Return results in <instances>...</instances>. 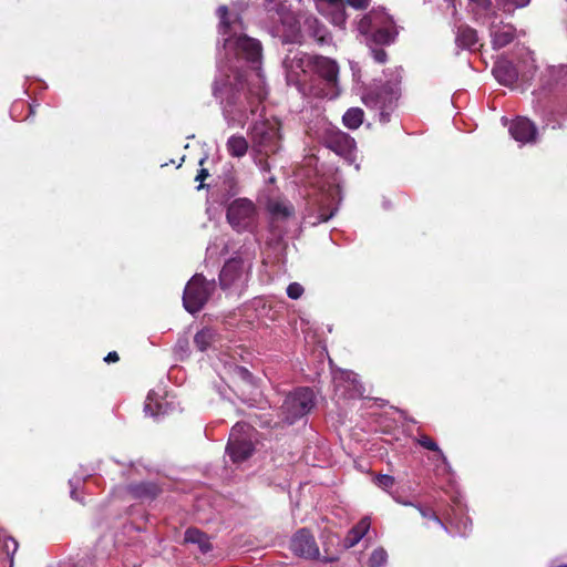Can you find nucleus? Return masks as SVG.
<instances>
[{
    "label": "nucleus",
    "mask_w": 567,
    "mask_h": 567,
    "mask_svg": "<svg viewBox=\"0 0 567 567\" xmlns=\"http://www.w3.org/2000/svg\"><path fill=\"white\" fill-rule=\"evenodd\" d=\"M217 16L223 50L218 51L213 95L219 100L228 125L243 124L248 114L262 117L252 123L248 135L255 164L261 172H269L267 158L281 150V134L280 123L262 114L268 94L261 69L262 47L259 40L241 32V18L230 14L226 6L218 7Z\"/></svg>",
    "instance_id": "nucleus-1"
},
{
    "label": "nucleus",
    "mask_w": 567,
    "mask_h": 567,
    "mask_svg": "<svg viewBox=\"0 0 567 567\" xmlns=\"http://www.w3.org/2000/svg\"><path fill=\"white\" fill-rule=\"evenodd\" d=\"M357 30L364 38L373 60L384 64L388 61V53L383 47L392 44L399 34L392 17L383 9H373L360 20Z\"/></svg>",
    "instance_id": "nucleus-2"
},
{
    "label": "nucleus",
    "mask_w": 567,
    "mask_h": 567,
    "mask_svg": "<svg viewBox=\"0 0 567 567\" xmlns=\"http://www.w3.org/2000/svg\"><path fill=\"white\" fill-rule=\"evenodd\" d=\"M310 73L318 75L321 82L318 85L309 83L311 92L308 96L333 100L340 95L339 66L334 60L322 55H311Z\"/></svg>",
    "instance_id": "nucleus-3"
},
{
    "label": "nucleus",
    "mask_w": 567,
    "mask_h": 567,
    "mask_svg": "<svg viewBox=\"0 0 567 567\" xmlns=\"http://www.w3.org/2000/svg\"><path fill=\"white\" fill-rule=\"evenodd\" d=\"M226 219L237 233L254 234L259 224V212L248 198H236L226 208Z\"/></svg>",
    "instance_id": "nucleus-4"
},
{
    "label": "nucleus",
    "mask_w": 567,
    "mask_h": 567,
    "mask_svg": "<svg viewBox=\"0 0 567 567\" xmlns=\"http://www.w3.org/2000/svg\"><path fill=\"white\" fill-rule=\"evenodd\" d=\"M310 66L311 55L299 50H290L282 61L287 83L295 85L303 96H308L311 92L307 82Z\"/></svg>",
    "instance_id": "nucleus-5"
},
{
    "label": "nucleus",
    "mask_w": 567,
    "mask_h": 567,
    "mask_svg": "<svg viewBox=\"0 0 567 567\" xmlns=\"http://www.w3.org/2000/svg\"><path fill=\"white\" fill-rule=\"evenodd\" d=\"M316 405V394L312 389L301 386L290 392L282 405L281 415L288 424H293L307 416Z\"/></svg>",
    "instance_id": "nucleus-6"
},
{
    "label": "nucleus",
    "mask_w": 567,
    "mask_h": 567,
    "mask_svg": "<svg viewBox=\"0 0 567 567\" xmlns=\"http://www.w3.org/2000/svg\"><path fill=\"white\" fill-rule=\"evenodd\" d=\"M251 261L231 258L225 262L219 274L220 288L230 295H239L248 282Z\"/></svg>",
    "instance_id": "nucleus-7"
},
{
    "label": "nucleus",
    "mask_w": 567,
    "mask_h": 567,
    "mask_svg": "<svg viewBox=\"0 0 567 567\" xmlns=\"http://www.w3.org/2000/svg\"><path fill=\"white\" fill-rule=\"evenodd\" d=\"M215 289V280H206L202 274L194 275L187 282L183 292V306L185 310L192 315L199 312L210 299Z\"/></svg>",
    "instance_id": "nucleus-8"
},
{
    "label": "nucleus",
    "mask_w": 567,
    "mask_h": 567,
    "mask_svg": "<svg viewBox=\"0 0 567 567\" xmlns=\"http://www.w3.org/2000/svg\"><path fill=\"white\" fill-rule=\"evenodd\" d=\"M252 429L247 423H236L229 434L226 452L234 463L247 460L254 452Z\"/></svg>",
    "instance_id": "nucleus-9"
},
{
    "label": "nucleus",
    "mask_w": 567,
    "mask_h": 567,
    "mask_svg": "<svg viewBox=\"0 0 567 567\" xmlns=\"http://www.w3.org/2000/svg\"><path fill=\"white\" fill-rule=\"evenodd\" d=\"M361 100L365 106L372 110H379L380 120L385 121L384 112L398 100V89L391 83H384L364 91Z\"/></svg>",
    "instance_id": "nucleus-10"
},
{
    "label": "nucleus",
    "mask_w": 567,
    "mask_h": 567,
    "mask_svg": "<svg viewBox=\"0 0 567 567\" xmlns=\"http://www.w3.org/2000/svg\"><path fill=\"white\" fill-rule=\"evenodd\" d=\"M323 142L347 163L351 164L354 161L352 138L344 132L329 124L324 127Z\"/></svg>",
    "instance_id": "nucleus-11"
},
{
    "label": "nucleus",
    "mask_w": 567,
    "mask_h": 567,
    "mask_svg": "<svg viewBox=\"0 0 567 567\" xmlns=\"http://www.w3.org/2000/svg\"><path fill=\"white\" fill-rule=\"evenodd\" d=\"M175 410V402L169 399L165 390L161 386L148 392L144 405V412L152 417L166 415Z\"/></svg>",
    "instance_id": "nucleus-12"
},
{
    "label": "nucleus",
    "mask_w": 567,
    "mask_h": 567,
    "mask_svg": "<svg viewBox=\"0 0 567 567\" xmlns=\"http://www.w3.org/2000/svg\"><path fill=\"white\" fill-rule=\"evenodd\" d=\"M290 548L293 554L306 559H317L320 555L315 537L306 528L298 530L293 535Z\"/></svg>",
    "instance_id": "nucleus-13"
},
{
    "label": "nucleus",
    "mask_w": 567,
    "mask_h": 567,
    "mask_svg": "<svg viewBox=\"0 0 567 567\" xmlns=\"http://www.w3.org/2000/svg\"><path fill=\"white\" fill-rule=\"evenodd\" d=\"M346 6L354 7V0H317L320 13L340 28L346 24Z\"/></svg>",
    "instance_id": "nucleus-14"
},
{
    "label": "nucleus",
    "mask_w": 567,
    "mask_h": 567,
    "mask_svg": "<svg viewBox=\"0 0 567 567\" xmlns=\"http://www.w3.org/2000/svg\"><path fill=\"white\" fill-rule=\"evenodd\" d=\"M489 34L493 49L499 50L511 44L516 39L517 30L512 23L503 21L496 22L493 20L489 27Z\"/></svg>",
    "instance_id": "nucleus-15"
},
{
    "label": "nucleus",
    "mask_w": 567,
    "mask_h": 567,
    "mask_svg": "<svg viewBox=\"0 0 567 567\" xmlns=\"http://www.w3.org/2000/svg\"><path fill=\"white\" fill-rule=\"evenodd\" d=\"M340 199L339 188L329 187L327 193L322 194L319 200L317 221H312L311 224L316 225L317 223L328 221L337 212Z\"/></svg>",
    "instance_id": "nucleus-16"
},
{
    "label": "nucleus",
    "mask_w": 567,
    "mask_h": 567,
    "mask_svg": "<svg viewBox=\"0 0 567 567\" xmlns=\"http://www.w3.org/2000/svg\"><path fill=\"white\" fill-rule=\"evenodd\" d=\"M509 133L517 142L523 144L535 143L537 140V127L527 117H517L509 126Z\"/></svg>",
    "instance_id": "nucleus-17"
},
{
    "label": "nucleus",
    "mask_w": 567,
    "mask_h": 567,
    "mask_svg": "<svg viewBox=\"0 0 567 567\" xmlns=\"http://www.w3.org/2000/svg\"><path fill=\"white\" fill-rule=\"evenodd\" d=\"M127 491L136 499L152 501L161 493V487L155 482L145 481L130 484Z\"/></svg>",
    "instance_id": "nucleus-18"
},
{
    "label": "nucleus",
    "mask_w": 567,
    "mask_h": 567,
    "mask_svg": "<svg viewBox=\"0 0 567 567\" xmlns=\"http://www.w3.org/2000/svg\"><path fill=\"white\" fill-rule=\"evenodd\" d=\"M18 550V542L0 528V560L3 567H13V556Z\"/></svg>",
    "instance_id": "nucleus-19"
},
{
    "label": "nucleus",
    "mask_w": 567,
    "mask_h": 567,
    "mask_svg": "<svg viewBox=\"0 0 567 567\" xmlns=\"http://www.w3.org/2000/svg\"><path fill=\"white\" fill-rule=\"evenodd\" d=\"M495 79L503 85H513L517 79L518 73L515 65L509 61L498 62L493 68Z\"/></svg>",
    "instance_id": "nucleus-20"
},
{
    "label": "nucleus",
    "mask_w": 567,
    "mask_h": 567,
    "mask_svg": "<svg viewBox=\"0 0 567 567\" xmlns=\"http://www.w3.org/2000/svg\"><path fill=\"white\" fill-rule=\"evenodd\" d=\"M478 42L477 32L468 25H460L455 34V43L457 48L463 50H474Z\"/></svg>",
    "instance_id": "nucleus-21"
},
{
    "label": "nucleus",
    "mask_w": 567,
    "mask_h": 567,
    "mask_svg": "<svg viewBox=\"0 0 567 567\" xmlns=\"http://www.w3.org/2000/svg\"><path fill=\"white\" fill-rule=\"evenodd\" d=\"M184 540L185 543L197 545L202 554H207L213 549L208 535L198 528H187Z\"/></svg>",
    "instance_id": "nucleus-22"
},
{
    "label": "nucleus",
    "mask_w": 567,
    "mask_h": 567,
    "mask_svg": "<svg viewBox=\"0 0 567 567\" xmlns=\"http://www.w3.org/2000/svg\"><path fill=\"white\" fill-rule=\"evenodd\" d=\"M226 150L231 157L241 158L249 150V142L243 135L234 134L228 137Z\"/></svg>",
    "instance_id": "nucleus-23"
},
{
    "label": "nucleus",
    "mask_w": 567,
    "mask_h": 567,
    "mask_svg": "<svg viewBox=\"0 0 567 567\" xmlns=\"http://www.w3.org/2000/svg\"><path fill=\"white\" fill-rule=\"evenodd\" d=\"M306 25L310 35L320 44H324L330 40L329 33L324 25H322L317 19H306Z\"/></svg>",
    "instance_id": "nucleus-24"
},
{
    "label": "nucleus",
    "mask_w": 567,
    "mask_h": 567,
    "mask_svg": "<svg viewBox=\"0 0 567 567\" xmlns=\"http://www.w3.org/2000/svg\"><path fill=\"white\" fill-rule=\"evenodd\" d=\"M364 537H367V542H370L378 537L377 530H371L370 516H364L360 519L359 523H357V544H359Z\"/></svg>",
    "instance_id": "nucleus-25"
},
{
    "label": "nucleus",
    "mask_w": 567,
    "mask_h": 567,
    "mask_svg": "<svg viewBox=\"0 0 567 567\" xmlns=\"http://www.w3.org/2000/svg\"><path fill=\"white\" fill-rule=\"evenodd\" d=\"M470 3L475 14L489 19L497 17L496 11L493 9L492 0H470Z\"/></svg>",
    "instance_id": "nucleus-26"
},
{
    "label": "nucleus",
    "mask_w": 567,
    "mask_h": 567,
    "mask_svg": "<svg viewBox=\"0 0 567 567\" xmlns=\"http://www.w3.org/2000/svg\"><path fill=\"white\" fill-rule=\"evenodd\" d=\"M497 7L507 14H513L516 9L525 8L530 0H495Z\"/></svg>",
    "instance_id": "nucleus-27"
},
{
    "label": "nucleus",
    "mask_w": 567,
    "mask_h": 567,
    "mask_svg": "<svg viewBox=\"0 0 567 567\" xmlns=\"http://www.w3.org/2000/svg\"><path fill=\"white\" fill-rule=\"evenodd\" d=\"M386 561H388L386 550L383 547H378L371 553V555L367 561V565H368V567H384Z\"/></svg>",
    "instance_id": "nucleus-28"
},
{
    "label": "nucleus",
    "mask_w": 567,
    "mask_h": 567,
    "mask_svg": "<svg viewBox=\"0 0 567 567\" xmlns=\"http://www.w3.org/2000/svg\"><path fill=\"white\" fill-rule=\"evenodd\" d=\"M213 332L209 329L198 331L194 337V343L200 351H205L213 341Z\"/></svg>",
    "instance_id": "nucleus-29"
},
{
    "label": "nucleus",
    "mask_w": 567,
    "mask_h": 567,
    "mask_svg": "<svg viewBox=\"0 0 567 567\" xmlns=\"http://www.w3.org/2000/svg\"><path fill=\"white\" fill-rule=\"evenodd\" d=\"M269 210L274 216L288 217L292 214L291 205L284 202H274L269 205Z\"/></svg>",
    "instance_id": "nucleus-30"
},
{
    "label": "nucleus",
    "mask_w": 567,
    "mask_h": 567,
    "mask_svg": "<svg viewBox=\"0 0 567 567\" xmlns=\"http://www.w3.org/2000/svg\"><path fill=\"white\" fill-rule=\"evenodd\" d=\"M417 443L426 449V450H430V451H433V452H436L440 457L442 458V461L445 463L446 462V457L445 455L443 454V452L441 451V449L439 447V445L436 444V442L431 439L430 436L423 434V435H420V437L417 439Z\"/></svg>",
    "instance_id": "nucleus-31"
},
{
    "label": "nucleus",
    "mask_w": 567,
    "mask_h": 567,
    "mask_svg": "<svg viewBox=\"0 0 567 567\" xmlns=\"http://www.w3.org/2000/svg\"><path fill=\"white\" fill-rule=\"evenodd\" d=\"M342 380H343V375L340 374V375H336L333 378V382H334V386H336V392L341 396V398H344V399H352L353 396V393H352V389H351V384L349 385H343L342 384Z\"/></svg>",
    "instance_id": "nucleus-32"
},
{
    "label": "nucleus",
    "mask_w": 567,
    "mask_h": 567,
    "mask_svg": "<svg viewBox=\"0 0 567 567\" xmlns=\"http://www.w3.org/2000/svg\"><path fill=\"white\" fill-rule=\"evenodd\" d=\"M229 373L234 374L235 377L239 378L240 380L250 383L252 375L251 373L244 367H239L236 364H231L228 368Z\"/></svg>",
    "instance_id": "nucleus-33"
},
{
    "label": "nucleus",
    "mask_w": 567,
    "mask_h": 567,
    "mask_svg": "<svg viewBox=\"0 0 567 567\" xmlns=\"http://www.w3.org/2000/svg\"><path fill=\"white\" fill-rule=\"evenodd\" d=\"M287 296L292 300H298L305 292L302 285L299 282H291L286 289Z\"/></svg>",
    "instance_id": "nucleus-34"
},
{
    "label": "nucleus",
    "mask_w": 567,
    "mask_h": 567,
    "mask_svg": "<svg viewBox=\"0 0 567 567\" xmlns=\"http://www.w3.org/2000/svg\"><path fill=\"white\" fill-rule=\"evenodd\" d=\"M375 484L383 489H389L394 485V477L386 474H380L375 477Z\"/></svg>",
    "instance_id": "nucleus-35"
},
{
    "label": "nucleus",
    "mask_w": 567,
    "mask_h": 567,
    "mask_svg": "<svg viewBox=\"0 0 567 567\" xmlns=\"http://www.w3.org/2000/svg\"><path fill=\"white\" fill-rule=\"evenodd\" d=\"M342 122L348 128H354V107H350L347 110V112L342 116Z\"/></svg>",
    "instance_id": "nucleus-36"
},
{
    "label": "nucleus",
    "mask_w": 567,
    "mask_h": 567,
    "mask_svg": "<svg viewBox=\"0 0 567 567\" xmlns=\"http://www.w3.org/2000/svg\"><path fill=\"white\" fill-rule=\"evenodd\" d=\"M421 514L423 517L434 519L435 522H437L440 525L443 526L441 519L437 517V515L432 509H430V508L421 509Z\"/></svg>",
    "instance_id": "nucleus-37"
},
{
    "label": "nucleus",
    "mask_w": 567,
    "mask_h": 567,
    "mask_svg": "<svg viewBox=\"0 0 567 567\" xmlns=\"http://www.w3.org/2000/svg\"><path fill=\"white\" fill-rule=\"evenodd\" d=\"M75 483L79 484L80 483V478H71L69 481V484L71 486L70 495H71V497L73 499L80 501V498L78 497V494H76Z\"/></svg>",
    "instance_id": "nucleus-38"
},
{
    "label": "nucleus",
    "mask_w": 567,
    "mask_h": 567,
    "mask_svg": "<svg viewBox=\"0 0 567 567\" xmlns=\"http://www.w3.org/2000/svg\"><path fill=\"white\" fill-rule=\"evenodd\" d=\"M104 361L106 363H112L118 361V354L115 351H111L107 353V355L104 358Z\"/></svg>",
    "instance_id": "nucleus-39"
},
{
    "label": "nucleus",
    "mask_w": 567,
    "mask_h": 567,
    "mask_svg": "<svg viewBox=\"0 0 567 567\" xmlns=\"http://www.w3.org/2000/svg\"><path fill=\"white\" fill-rule=\"evenodd\" d=\"M208 176V171L206 168H202L197 176H196V181H199V182H203L206 177Z\"/></svg>",
    "instance_id": "nucleus-40"
},
{
    "label": "nucleus",
    "mask_w": 567,
    "mask_h": 567,
    "mask_svg": "<svg viewBox=\"0 0 567 567\" xmlns=\"http://www.w3.org/2000/svg\"><path fill=\"white\" fill-rule=\"evenodd\" d=\"M357 128L363 123V111L357 107Z\"/></svg>",
    "instance_id": "nucleus-41"
},
{
    "label": "nucleus",
    "mask_w": 567,
    "mask_h": 567,
    "mask_svg": "<svg viewBox=\"0 0 567 567\" xmlns=\"http://www.w3.org/2000/svg\"><path fill=\"white\" fill-rule=\"evenodd\" d=\"M370 0H357V10L365 9L369 6Z\"/></svg>",
    "instance_id": "nucleus-42"
},
{
    "label": "nucleus",
    "mask_w": 567,
    "mask_h": 567,
    "mask_svg": "<svg viewBox=\"0 0 567 567\" xmlns=\"http://www.w3.org/2000/svg\"><path fill=\"white\" fill-rule=\"evenodd\" d=\"M353 533H354V527L349 529V536L347 538V544L350 547L354 545V538L353 539L351 538V534H353Z\"/></svg>",
    "instance_id": "nucleus-43"
},
{
    "label": "nucleus",
    "mask_w": 567,
    "mask_h": 567,
    "mask_svg": "<svg viewBox=\"0 0 567 567\" xmlns=\"http://www.w3.org/2000/svg\"><path fill=\"white\" fill-rule=\"evenodd\" d=\"M355 392H357V398H363V394L360 392L359 388L357 386L355 389Z\"/></svg>",
    "instance_id": "nucleus-44"
},
{
    "label": "nucleus",
    "mask_w": 567,
    "mask_h": 567,
    "mask_svg": "<svg viewBox=\"0 0 567 567\" xmlns=\"http://www.w3.org/2000/svg\"><path fill=\"white\" fill-rule=\"evenodd\" d=\"M277 0H267L268 4L267 8H269L270 3L276 2Z\"/></svg>",
    "instance_id": "nucleus-45"
},
{
    "label": "nucleus",
    "mask_w": 567,
    "mask_h": 567,
    "mask_svg": "<svg viewBox=\"0 0 567 567\" xmlns=\"http://www.w3.org/2000/svg\"><path fill=\"white\" fill-rule=\"evenodd\" d=\"M29 110H30V113H33V107L31 105L29 106Z\"/></svg>",
    "instance_id": "nucleus-46"
},
{
    "label": "nucleus",
    "mask_w": 567,
    "mask_h": 567,
    "mask_svg": "<svg viewBox=\"0 0 567 567\" xmlns=\"http://www.w3.org/2000/svg\"><path fill=\"white\" fill-rule=\"evenodd\" d=\"M204 162H205V158H202V159L199 161V164H200V165H203V163H204Z\"/></svg>",
    "instance_id": "nucleus-47"
}]
</instances>
